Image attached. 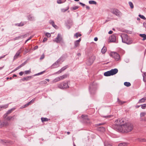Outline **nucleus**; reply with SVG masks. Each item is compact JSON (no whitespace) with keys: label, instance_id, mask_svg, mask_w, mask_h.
<instances>
[{"label":"nucleus","instance_id":"nucleus-64","mask_svg":"<svg viewBox=\"0 0 146 146\" xmlns=\"http://www.w3.org/2000/svg\"><path fill=\"white\" fill-rule=\"evenodd\" d=\"M143 26L145 28V29H146V23H145V22L143 23Z\"/></svg>","mask_w":146,"mask_h":146},{"label":"nucleus","instance_id":"nucleus-38","mask_svg":"<svg viewBox=\"0 0 146 146\" xmlns=\"http://www.w3.org/2000/svg\"><path fill=\"white\" fill-rule=\"evenodd\" d=\"M129 4L131 8L133 9L134 7V6L132 3L131 2H129Z\"/></svg>","mask_w":146,"mask_h":146},{"label":"nucleus","instance_id":"nucleus-27","mask_svg":"<svg viewBox=\"0 0 146 146\" xmlns=\"http://www.w3.org/2000/svg\"><path fill=\"white\" fill-rule=\"evenodd\" d=\"M146 100V97L140 99L138 102V103H140L144 102Z\"/></svg>","mask_w":146,"mask_h":146},{"label":"nucleus","instance_id":"nucleus-22","mask_svg":"<svg viewBox=\"0 0 146 146\" xmlns=\"http://www.w3.org/2000/svg\"><path fill=\"white\" fill-rule=\"evenodd\" d=\"M104 75L106 76H112L110 70L105 72L104 73Z\"/></svg>","mask_w":146,"mask_h":146},{"label":"nucleus","instance_id":"nucleus-37","mask_svg":"<svg viewBox=\"0 0 146 146\" xmlns=\"http://www.w3.org/2000/svg\"><path fill=\"white\" fill-rule=\"evenodd\" d=\"M89 3L90 4H95L96 5L97 4V3L96 1H89Z\"/></svg>","mask_w":146,"mask_h":146},{"label":"nucleus","instance_id":"nucleus-19","mask_svg":"<svg viewBox=\"0 0 146 146\" xmlns=\"http://www.w3.org/2000/svg\"><path fill=\"white\" fill-rule=\"evenodd\" d=\"M21 49H20V50H19L17 51V53L15 54V55L14 56V57L13 60H15L18 57V56L20 55V54L21 53L20 52V50Z\"/></svg>","mask_w":146,"mask_h":146},{"label":"nucleus","instance_id":"nucleus-59","mask_svg":"<svg viewBox=\"0 0 146 146\" xmlns=\"http://www.w3.org/2000/svg\"><path fill=\"white\" fill-rule=\"evenodd\" d=\"M34 76L33 75V76H28V77L29 78V80H30L31 78H33L34 76Z\"/></svg>","mask_w":146,"mask_h":146},{"label":"nucleus","instance_id":"nucleus-50","mask_svg":"<svg viewBox=\"0 0 146 146\" xmlns=\"http://www.w3.org/2000/svg\"><path fill=\"white\" fill-rule=\"evenodd\" d=\"M47 83V82L46 81H41L40 83V84H46Z\"/></svg>","mask_w":146,"mask_h":146},{"label":"nucleus","instance_id":"nucleus-56","mask_svg":"<svg viewBox=\"0 0 146 146\" xmlns=\"http://www.w3.org/2000/svg\"><path fill=\"white\" fill-rule=\"evenodd\" d=\"M11 120H13L15 118V115H13L12 116H11Z\"/></svg>","mask_w":146,"mask_h":146},{"label":"nucleus","instance_id":"nucleus-28","mask_svg":"<svg viewBox=\"0 0 146 146\" xmlns=\"http://www.w3.org/2000/svg\"><path fill=\"white\" fill-rule=\"evenodd\" d=\"M15 109V108H12L7 111L6 113L8 114H10L13 111H14Z\"/></svg>","mask_w":146,"mask_h":146},{"label":"nucleus","instance_id":"nucleus-42","mask_svg":"<svg viewBox=\"0 0 146 146\" xmlns=\"http://www.w3.org/2000/svg\"><path fill=\"white\" fill-rule=\"evenodd\" d=\"M106 123H98L97 124H96V126H98L100 125H104Z\"/></svg>","mask_w":146,"mask_h":146},{"label":"nucleus","instance_id":"nucleus-15","mask_svg":"<svg viewBox=\"0 0 146 146\" xmlns=\"http://www.w3.org/2000/svg\"><path fill=\"white\" fill-rule=\"evenodd\" d=\"M59 66V63L57 61L53 64L51 66V68H53L58 67Z\"/></svg>","mask_w":146,"mask_h":146},{"label":"nucleus","instance_id":"nucleus-4","mask_svg":"<svg viewBox=\"0 0 146 146\" xmlns=\"http://www.w3.org/2000/svg\"><path fill=\"white\" fill-rule=\"evenodd\" d=\"M123 131L127 133L131 131L133 129V126L129 123L123 124Z\"/></svg>","mask_w":146,"mask_h":146},{"label":"nucleus","instance_id":"nucleus-48","mask_svg":"<svg viewBox=\"0 0 146 146\" xmlns=\"http://www.w3.org/2000/svg\"><path fill=\"white\" fill-rule=\"evenodd\" d=\"M117 101L118 102V103L119 104H123V102L122 101H121V100H120L118 98H117Z\"/></svg>","mask_w":146,"mask_h":146},{"label":"nucleus","instance_id":"nucleus-9","mask_svg":"<svg viewBox=\"0 0 146 146\" xmlns=\"http://www.w3.org/2000/svg\"><path fill=\"white\" fill-rule=\"evenodd\" d=\"M95 59V57L94 56H92L88 59L86 62V64L88 66L92 65Z\"/></svg>","mask_w":146,"mask_h":146},{"label":"nucleus","instance_id":"nucleus-7","mask_svg":"<svg viewBox=\"0 0 146 146\" xmlns=\"http://www.w3.org/2000/svg\"><path fill=\"white\" fill-rule=\"evenodd\" d=\"M58 87L60 89H66L69 88L68 82H61L58 86Z\"/></svg>","mask_w":146,"mask_h":146},{"label":"nucleus","instance_id":"nucleus-17","mask_svg":"<svg viewBox=\"0 0 146 146\" xmlns=\"http://www.w3.org/2000/svg\"><path fill=\"white\" fill-rule=\"evenodd\" d=\"M27 36V35L26 34L24 35H20V36H17V37H15V38H14V40H16L19 39H20V38H24L25 37H26Z\"/></svg>","mask_w":146,"mask_h":146},{"label":"nucleus","instance_id":"nucleus-52","mask_svg":"<svg viewBox=\"0 0 146 146\" xmlns=\"http://www.w3.org/2000/svg\"><path fill=\"white\" fill-rule=\"evenodd\" d=\"M46 35L48 37H50L51 36V35L50 34L48 33H46Z\"/></svg>","mask_w":146,"mask_h":146},{"label":"nucleus","instance_id":"nucleus-20","mask_svg":"<svg viewBox=\"0 0 146 146\" xmlns=\"http://www.w3.org/2000/svg\"><path fill=\"white\" fill-rule=\"evenodd\" d=\"M8 106V104H5L4 105L0 106V111L2 110L3 109H5L7 108Z\"/></svg>","mask_w":146,"mask_h":146},{"label":"nucleus","instance_id":"nucleus-54","mask_svg":"<svg viewBox=\"0 0 146 146\" xmlns=\"http://www.w3.org/2000/svg\"><path fill=\"white\" fill-rule=\"evenodd\" d=\"M8 115V114L7 113H6L3 116V118H5Z\"/></svg>","mask_w":146,"mask_h":146},{"label":"nucleus","instance_id":"nucleus-58","mask_svg":"<svg viewBox=\"0 0 146 146\" xmlns=\"http://www.w3.org/2000/svg\"><path fill=\"white\" fill-rule=\"evenodd\" d=\"M47 40V38H44L42 41V42H44L46 41Z\"/></svg>","mask_w":146,"mask_h":146},{"label":"nucleus","instance_id":"nucleus-5","mask_svg":"<svg viewBox=\"0 0 146 146\" xmlns=\"http://www.w3.org/2000/svg\"><path fill=\"white\" fill-rule=\"evenodd\" d=\"M110 56L113 58L115 61H117L120 60L119 55L115 52H111L110 53Z\"/></svg>","mask_w":146,"mask_h":146},{"label":"nucleus","instance_id":"nucleus-11","mask_svg":"<svg viewBox=\"0 0 146 146\" xmlns=\"http://www.w3.org/2000/svg\"><path fill=\"white\" fill-rule=\"evenodd\" d=\"M63 41V39L61 35L59 33L58 34L57 36L55 38V41L57 43H60L61 41Z\"/></svg>","mask_w":146,"mask_h":146},{"label":"nucleus","instance_id":"nucleus-34","mask_svg":"<svg viewBox=\"0 0 146 146\" xmlns=\"http://www.w3.org/2000/svg\"><path fill=\"white\" fill-rule=\"evenodd\" d=\"M60 80V77H58L56 78H55L54 80H53V82H57L58 81H59Z\"/></svg>","mask_w":146,"mask_h":146},{"label":"nucleus","instance_id":"nucleus-2","mask_svg":"<svg viewBox=\"0 0 146 146\" xmlns=\"http://www.w3.org/2000/svg\"><path fill=\"white\" fill-rule=\"evenodd\" d=\"M120 36L121 38L122 42L127 44H130L133 42V41L129 37L127 34L123 33Z\"/></svg>","mask_w":146,"mask_h":146},{"label":"nucleus","instance_id":"nucleus-60","mask_svg":"<svg viewBox=\"0 0 146 146\" xmlns=\"http://www.w3.org/2000/svg\"><path fill=\"white\" fill-rule=\"evenodd\" d=\"M57 2L58 4H61L62 3L61 0H58Z\"/></svg>","mask_w":146,"mask_h":146},{"label":"nucleus","instance_id":"nucleus-30","mask_svg":"<svg viewBox=\"0 0 146 146\" xmlns=\"http://www.w3.org/2000/svg\"><path fill=\"white\" fill-rule=\"evenodd\" d=\"M79 7V6H75L74 7H71L70 9L71 11H73L77 9Z\"/></svg>","mask_w":146,"mask_h":146},{"label":"nucleus","instance_id":"nucleus-14","mask_svg":"<svg viewBox=\"0 0 146 146\" xmlns=\"http://www.w3.org/2000/svg\"><path fill=\"white\" fill-rule=\"evenodd\" d=\"M68 67V65H66L65 66L62 67L60 70H58V71L56 72L55 73V74H59L62 72L64 71Z\"/></svg>","mask_w":146,"mask_h":146},{"label":"nucleus","instance_id":"nucleus-13","mask_svg":"<svg viewBox=\"0 0 146 146\" xmlns=\"http://www.w3.org/2000/svg\"><path fill=\"white\" fill-rule=\"evenodd\" d=\"M8 125V123L7 121H4L2 122L0 120V128L6 126Z\"/></svg>","mask_w":146,"mask_h":146},{"label":"nucleus","instance_id":"nucleus-61","mask_svg":"<svg viewBox=\"0 0 146 146\" xmlns=\"http://www.w3.org/2000/svg\"><path fill=\"white\" fill-rule=\"evenodd\" d=\"M79 3L81 5H82L83 7L86 5L85 4H84L81 2H79Z\"/></svg>","mask_w":146,"mask_h":146},{"label":"nucleus","instance_id":"nucleus-32","mask_svg":"<svg viewBox=\"0 0 146 146\" xmlns=\"http://www.w3.org/2000/svg\"><path fill=\"white\" fill-rule=\"evenodd\" d=\"M124 85L127 87H129L131 86V84L129 82H125L124 83Z\"/></svg>","mask_w":146,"mask_h":146},{"label":"nucleus","instance_id":"nucleus-8","mask_svg":"<svg viewBox=\"0 0 146 146\" xmlns=\"http://www.w3.org/2000/svg\"><path fill=\"white\" fill-rule=\"evenodd\" d=\"M111 12L118 17H120L122 15L121 12L117 9L114 8L111 9Z\"/></svg>","mask_w":146,"mask_h":146},{"label":"nucleus","instance_id":"nucleus-55","mask_svg":"<svg viewBox=\"0 0 146 146\" xmlns=\"http://www.w3.org/2000/svg\"><path fill=\"white\" fill-rule=\"evenodd\" d=\"M11 116H9L7 117L6 119L8 121L11 120Z\"/></svg>","mask_w":146,"mask_h":146},{"label":"nucleus","instance_id":"nucleus-36","mask_svg":"<svg viewBox=\"0 0 146 146\" xmlns=\"http://www.w3.org/2000/svg\"><path fill=\"white\" fill-rule=\"evenodd\" d=\"M82 36V35L78 33H77L74 35V36H75L76 38H78V36Z\"/></svg>","mask_w":146,"mask_h":146},{"label":"nucleus","instance_id":"nucleus-45","mask_svg":"<svg viewBox=\"0 0 146 146\" xmlns=\"http://www.w3.org/2000/svg\"><path fill=\"white\" fill-rule=\"evenodd\" d=\"M69 9V7H67V9H61V11L62 12H65L66 11L68 10Z\"/></svg>","mask_w":146,"mask_h":146},{"label":"nucleus","instance_id":"nucleus-53","mask_svg":"<svg viewBox=\"0 0 146 146\" xmlns=\"http://www.w3.org/2000/svg\"><path fill=\"white\" fill-rule=\"evenodd\" d=\"M44 54H43L40 56V60H42L44 58Z\"/></svg>","mask_w":146,"mask_h":146},{"label":"nucleus","instance_id":"nucleus-62","mask_svg":"<svg viewBox=\"0 0 146 146\" xmlns=\"http://www.w3.org/2000/svg\"><path fill=\"white\" fill-rule=\"evenodd\" d=\"M24 72L22 71H21L19 73V74L20 76H22L23 75Z\"/></svg>","mask_w":146,"mask_h":146},{"label":"nucleus","instance_id":"nucleus-43","mask_svg":"<svg viewBox=\"0 0 146 146\" xmlns=\"http://www.w3.org/2000/svg\"><path fill=\"white\" fill-rule=\"evenodd\" d=\"M141 108L142 109H145L146 107V104L141 105Z\"/></svg>","mask_w":146,"mask_h":146},{"label":"nucleus","instance_id":"nucleus-3","mask_svg":"<svg viewBox=\"0 0 146 146\" xmlns=\"http://www.w3.org/2000/svg\"><path fill=\"white\" fill-rule=\"evenodd\" d=\"M98 88L97 84L94 82L91 83L89 86V90L92 95L95 94Z\"/></svg>","mask_w":146,"mask_h":146},{"label":"nucleus","instance_id":"nucleus-18","mask_svg":"<svg viewBox=\"0 0 146 146\" xmlns=\"http://www.w3.org/2000/svg\"><path fill=\"white\" fill-rule=\"evenodd\" d=\"M27 18L29 21H34L35 20L34 17L31 15H29L28 16Z\"/></svg>","mask_w":146,"mask_h":146},{"label":"nucleus","instance_id":"nucleus-57","mask_svg":"<svg viewBox=\"0 0 146 146\" xmlns=\"http://www.w3.org/2000/svg\"><path fill=\"white\" fill-rule=\"evenodd\" d=\"M20 68H21V67H19V66L18 67H17L14 70H13V71H12V72L15 71Z\"/></svg>","mask_w":146,"mask_h":146},{"label":"nucleus","instance_id":"nucleus-24","mask_svg":"<svg viewBox=\"0 0 146 146\" xmlns=\"http://www.w3.org/2000/svg\"><path fill=\"white\" fill-rule=\"evenodd\" d=\"M74 48H75L79 46L80 43L76 40L74 42Z\"/></svg>","mask_w":146,"mask_h":146},{"label":"nucleus","instance_id":"nucleus-39","mask_svg":"<svg viewBox=\"0 0 146 146\" xmlns=\"http://www.w3.org/2000/svg\"><path fill=\"white\" fill-rule=\"evenodd\" d=\"M45 71H44L42 72H40L39 73H38L34 75V76H38L40 75V74H42L43 73H44L45 72Z\"/></svg>","mask_w":146,"mask_h":146},{"label":"nucleus","instance_id":"nucleus-16","mask_svg":"<svg viewBox=\"0 0 146 146\" xmlns=\"http://www.w3.org/2000/svg\"><path fill=\"white\" fill-rule=\"evenodd\" d=\"M110 71L112 76L117 74L118 72V70L117 68H114V69H112L110 70Z\"/></svg>","mask_w":146,"mask_h":146},{"label":"nucleus","instance_id":"nucleus-6","mask_svg":"<svg viewBox=\"0 0 146 146\" xmlns=\"http://www.w3.org/2000/svg\"><path fill=\"white\" fill-rule=\"evenodd\" d=\"M81 119L83 122L88 124H90V119L88 117V115L82 114L81 116Z\"/></svg>","mask_w":146,"mask_h":146},{"label":"nucleus","instance_id":"nucleus-44","mask_svg":"<svg viewBox=\"0 0 146 146\" xmlns=\"http://www.w3.org/2000/svg\"><path fill=\"white\" fill-rule=\"evenodd\" d=\"M146 114V113L145 112L141 113L140 115L141 117H143Z\"/></svg>","mask_w":146,"mask_h":146},{"label":"nucleus","instance_id":"nucleus-63","mask_svg":"<svg viewBox=\"0 0 146 146\" xmlns=\"http://www.w3.org/2000/svg\"><path fill=\"white\" fill-rule=\"evenodd\" d=\"M38 48V46L36 45L35 46V47L34 48V50H35L36 49H37Z\"/></svg>","mask_w":146,"mask_h":146},{"label":"nucleus","instance_id":"nucleus-1","mask_svg":"<svg viewBox=\"0 0 146 146\" xmlns=\"http://www.w3.org/2000/svg\"><path fill=\"white\" fill-rule=\"evenodd\" d=\"M115 122L118 123V124H117L114 125L113 127L114 129L116 131L118 132H123V124L121 123L122 122H123V119H118L116 120Z\"/></svg>","mask_w":146,"mask_h":146},{"label":"nucleus","instance_id":"nucleus-31","mask_svg":"<svg viewBox=\"0 0 146 146\" xmlns=\"http://www.w3.org/2000/svg\"><path fill=\"white\" fill-rule=\"evenodd\" d=\"M25 24L24 23H17L15 24V25L17 26L18 27H21L23 26Z\"/></svg>","mask_w":146,"mask_h":146},{"label":"nucleus","instance_id":"nucleus-23","mask_svg":"<svg viewBox=\"0 0 146 146\" xmlns=\"http://www.w3.org/2000/svg\"><path fill=\"white\" fill-rule=\"evenodd\" d=\"M41 119L42 122H44L50 120L49 119H48L46 117H41Z\"/></svg>","mask_w":146,"mask_h":146},{"label":"nucleus","instance_id":"nucleus-40","mask_svg":"<svg viewBox=\"0 0 146 146\" xmlns=\"http://www.w3.org/2000/svg\"><path fill=\"white\" fill-rule=\"evenodd\" d=\"M139 16L141 18L143 19L144 20H145L146 19V18L143 15H142L140 14H139Z\"/></svg>","mask_w":146,"mask_h":146},{"label":"nucleus","instance_id":"nucleus-33","mask_svg":"<svg viewBox=\"0 0 146 146\" xmlns=\"http://www.w3.org/2000/svg\"><path fill=\"white\" fill-rule=\"evenodd\" d=\"M127 145V143L125 142L119 144L118 146H126Z\"/></svg>","mask_w":146,"mask_h":146},{"label":"nucleus","instance_id":"nucleus-29","mask_svg":"<svg viewBox=\"0 0 146 146\" xmlns=\"http://www.w3.org/2000/svg\"><path fill=\"white\" fill-rule=\"evenodd\" d=\"M68 75L66 74H64L60 77V80H63L64 79L66 78L67 77Z\"/></svg>","mask_w":146,"mask_h":146},{"label":"nucleus","instance_id":"nucleus-12","mask_svg":"<svg viewBox=\"0 0 146 146\" xmlns=\"http://www.w3.org/2000/svg\"><path fill=\"white\" fill-rule=\"evenodd\" d=\"M1 143L3 145H5L6 143H7L9 145H12L13 143V142L12 141L8 140L1 139Z\"/></svg>","mask_w":146,"mask_h":146},{"label":"nucleus","instance_id":"nucleus-46","mask_svg":"<svg viewBox=\"0 0 146 146\" xmlns=\"http://www.w3.org/2000/svg\"><path fill=\"white\" fill-rule=\"evenodd\" d=\"M112 116H113V115H108V116H104L103 117L106 118H110Z\"/></svg>","mask_w":146,"mask_h":146},{"label":"nucleus","instance_id":"nucleus-26","mask_svg":"<svg viewBox=\"0 0 146 146\" xmlns=\"http://www.w3.org/2000/svg\"><path fill=\"white\" fill-rule=\"evenodd\" d=\"M107 51V48L106 47L104 46L101 50V52L102 54H104Z\"/></svg>","mask_w":146,"mask_h":146},{"label":"nucleus","instance_id":"nucleus-25","mask_svg":"<svg viewBox=\"0 0 146 146\" xmlns=\"http://www.w3.org/2000/svg\"><path fill=\"white\" fill-rule=\"evenodd\" d=\"M139 36L143 38L142 39L143 40H146V35L145 34H140Z\"/></svg>","mask_w":146,"mask_h":146},{"label":"nucleus","instance_id":"nucleus-21","mask_svg":"<svg viewBox=\"0 0 146 146\" xmlns=\"http://www.w3.org/2000/svg\"><path fill=\"white\" fill-rule=\"evenodd\" d=\"M97 130L100 131L104 132L105 130V129L103 127H98Z\"/></svg>","mask_w":146,"mask_h":146},{"label":"nucleus","instance_id":"nucleus-51","mask_svg":"<svg viewBox=\"0 0 146 146\" xmlns=\"http://www.w3.org/2000/svg\"><path fill=\"white\" fill-rule=\"evenodd\" d=\"M25 74H29L31 72V71L30 70H26L25 71Z\"/></svg>","mask_w":146,"mask_h":146},{"label":"nucleus","instance_id":"nucleus-35","mask_svg":"<svg viewBox=\"0 0 146 146\" xmlns=\"http://www.w3.org/2000/svg\"><path fill=\"white\" fill-rule=\"evenodd\" d=\"M143 80L144 82H146V72H145L143 74Z\"/></svg>","mask_w":146,"mask_h":146},{"label":"nucleus","instance_id":"nucleus-49","mask_svg":"<svg viewBox=\"0 0 146 146\" xmlns=\"http://www.w3.org/2000/svg\"><path fill=\"white\" fill-rule=\"evenodd\" d=\"M140 119L141 121H146V118L145 117H141Z\"/></svg>","mask_w":146,"mask_h":146},{"label":"nucleus","instance_id":"nucleus-10","mask_svg":"<svg viewBox=\"0 0 146 146\" xmlns=\"http://www.w3.org/2000/svg\"><path fill=\"white\" fill-rule=\"evenodd\" d=\"M117 35L115 34L112 35L109 38V42L117 43L116 40Z\"/></svg>","mask_w":146,"mask_h":146},{"label":"nucleus","instance_id":"nucleus-47","mask_svg":"<svg viewBox=\"0 0 146 146\" xmlns=\"http://www.w3.org/2000/svg\"><path fill=\"white\" fill-rule=\"evenodd\" d=\"M63 58V57H61L56 61L58 62L59 63L62 60Z\"/></svg>","mask_w":146,"mask_h":146},{"label":"nucleus","instance_id":"nucleus-41","mask_svg":"<svg viewBox=\"0 0 146 146\" xmlns=\"http://www.w3.org/2000/svg\"><path fill=\"white\" fill-rule=\"evenodd\" d=\"M49 23L52 26L55 24L54 21L52 20H50L49 21Z\"/></svg>","mask_w":146,"mask_h":146}]
</instances>
